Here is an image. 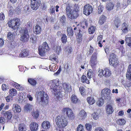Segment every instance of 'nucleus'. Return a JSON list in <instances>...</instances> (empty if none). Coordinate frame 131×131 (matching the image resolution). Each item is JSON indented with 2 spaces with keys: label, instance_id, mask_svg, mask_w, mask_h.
I'll return each mask as SVG.
<instances>
[{
  "label": "nucleus",
  "instance_id": "nucleus-18",
  "mask_svg": "<svg viewBox=\"0 0 131 131\" xmlns=\"http://www.w3.org/2000/svg\"><path fill=\"white\" fill-rule=\"evenodd\" d=\"M12 110L14 113H19L21 111L20 106L17 104H13Z\"/></svg>",
  "mask_w": 131,
  "mask_h": 131
},
{
  "label": "nucleus",
  "instance_id": "nucleus-22",
  "mask_svg": "<svg viewBox=\"0 0 131 131\" xmlns=\"http://www.w3.org/2000/svg\"><path fill=\"white\" fill-rule=\"evenodd\" d=\"M121 21L118 17L115 18L113 24L116 28H118L121 25Z\"/></svg>",
  "mask_w": 131,
  "mask_h": 131
},
{
  "label": "nucleus",
  "instance_id": "nucleus-60",
  "mask_svg": "<svg viewBox=\"0 0 131 131\" xmlns=\"http://www.w3.org/2000/svg\"><path fill=\"white\" fill-rule=\"evenodd\" d=\"M103 70L102 69L101 70H100L99 73L98 74L99 77H102L104 76V73H103Z\"/></svg>",
  "mask_w": 131,
  "mask_h": 131
},
{
  "label": "nucleus",
  "instance_id": "nucleus-63",
  "mask_svg": "<svg viewBox=\"0 0 131 131\" xmlns=\"http://www.w3.org/2000/svg\"><path fill=\"white\" fill-rule=\"evenodd\" d=\"M103 39V36L102 35H100L98 36L97 38V41H99L101 42Z\"/></svg>",
  "mask_w": 131,
  "mask_h": 131
},
{
  "label": "nucleus",
  "instance_id": "nucleus-37",
  "mask_svg": "<svg viewBox=\"0 0 131 131\" xmlns=\"http://www.w3.org/2000/svg\"><path fill=\"white\" fill-rule=\"evenodd\" d=\"M125 40L126 44L128 46L131 48V37H126Z\"/></svg>",
  "mask_w": 131,
  "mask_h": 131
},
{
  "label": "nucleus",
  "instance_id": "nucleus-46",
  "mask_svg": "<svg viewBox=\"0 0 131 131\" xmlns=\"http://www.w3.org/2000/svg\"><path fill=\"white\" fill-rule=\"evenodd\" d=\"M96 28L93 26H90L88 29L89 33L90 34H93L95 32Z\"/></svg>",
  "mask_w": 131,
  "mask_h": 131
},
{
  "label": "nucleus",
  "instance_id": "nucleus-6",
  "mask_svg": "<svg viewBox=\"0 0 131 131\" xmlns=\"http://www.w3.org/2000/svg\"><path fill=\"white\" fill-rule=\"evenodd\" d=\"M38 98L40 99V102L44 105H46L48 104L49 98L48 95L45 92L41 91L38 93Z\"/></svg>",
  "mask_w": 131,
  "mask_h": 131
},
{
  "label": "nucleus",
  "instance_id": "nucleus-52",
  "mask_svg": "<svg viewBox=\"0 0 131 131\" xmlns=\"http://www.w3.org/2000/svg\"><path fill=\"white\" fill-rule=\"evenodd\" d=\"M58 68V66H56L54 67L53 66H52L51 65H50L49 66V69L51 71H53L54 72L57 70Z\"/></svg>",
  "mask_w": 131,
  "mask_h": 131
},
{
  "label": "nucleus",
  "instance_id": "nucleus-31",
  "mask_svg": "<svg viewBox=\"0 0 131 131\" xmlns=\"http://www.w3.org/2000/svg\"><path fill=\"white\" fill-rule=\"evenodd\" d=\"M81 81L83 83H85L87 84L90 83L89 80L87 79L86 76L83 75L81 77Z\"/></svg>",
  "mask_w": 131,
  "mask_h": 131
},
{
  "label": "nucleus",
  "instance_id": "nucleus-33",
  "mask_svg": "<svg viewBox=\"0 0 131 131\" xmlns=\"http://www.w3.org/2000/svg\"><path fill=\"white\" fill-rule=\"evenodd\" d=\"M12 85L13 86H14V87L19 90L22 91L23 90V87L16 82L13 83Z\"/></svg>",
  "mask_w": 131,
  "mask_h": 131
},
{
  "label": "nucleus",
  "instance_id": "nucleus-36",
  "mask_svg": "<svg viewBox=\"0 0 131 131\" xmlns=\"http://www.w3.org/2000/svg\"><path fill=\"white\" fill-rule=\"evenodd\" d=\"M18 129L19 131H26V126L24 124H21L19 125Z\"/></svg>",
  "mask_w": 131,
  "mask_h": 131
},
{
  "label": "nucleus",
  "instance_id": "nucleus-41",
  "mask_svg": "<svg viewBox=\"0 0 131 131\" xmlns=\"http://www.w3.org/2000/svg\"><path fill=\"white\" fill-rule=\"evenodd\" d=\"M50 60L52 61L53 60L54 61V62L53 63V64H55L58 63V61L57 60V59L56 58V56L55 54H52L49 57Z\"/></svg>",
  "mask_w": 131,
  "mask_h": 131
},
{
  "label": "nucleus",
  "instance_id": "nucleus-50",
  "mask_svg": "<svg viewBox=\"0 0 131 131\" xmlns=\"http://www.w3.org/2000/svg\"><path fill=\"white\" fill-rule=\"evenodd\" d=\"M131 4V0H127V3H123V7L124 9L126 8L128 5Z\"/></svg>",
  "mask_w": 131,
  "mask_h": 131
},
{
  "label": "nucleus",
  "instance_id": "nucleus-43",
  "mask_svg": "<svg viewBox=\"0 0 131 131\" xmlns=\"http://www.w3.org/2000/svg\"><path fill=\"white\" fill-rule=\"evenodd\" d=\"M10 94L12 96H15L17 94V91L16 89L12 88L9 91Z\"/></svg>",
  "mask_w": 131,
  "mask_h": 131
},
{
  "label": "nucleus",
  "instance_id": "nucleus-4",
  "mask_svg": "<svg viewBox=\"0 0 131 131\" xmlns=\"http://www.w3.org/2000/svg\"><path fill=\"white\" fill-rule=\"evenodd\" d=\"M59 82L58 81L54 79L50 81L49 83V85L50 86L51 92L54 95H56L57 93L59 92V90L58 89Z\"/></svg>",
  "mask_w": 131,
  "mask_h": 131
},
{
  "label": "nucleus",
  "instance_id": "nucleus-26",
  "mask_svg": "<svg viewBox=\"0 0 131 131\" xmlns=\"http://www.w3.org/2000/svg\"><path fill=\"white\" fill-rule=\"evenodd\" d=\"M86 101L89 105H92L95 102V100L93 96H89L86 98Z\"/></svg>",
  "mask_w": 131,
  "mask_h": 131
},
{
  "label": "nucleus",
  "instance_id": "nucleus-44",
  "mask_svg": "<svg viewBox=\"0 0 131 131\" xmlns=\"http://www.w3.org/2000/svg\"><path fill=\"white\" fill-rule=\"evenodd\" d=\"M114 6V4L110 2L107 5L106 8L108 10H110L113 9Z\"/></svg>",
  "mask_w": 131,
  "mask_h": 131
},
{
  "label": "nucleus",
  "instance_id": "nucleus-11",
  "mask_svg": "<svg viewBox=\"0 0 131 131\" xmlns=\"http://www.w3.org/2000/svg\"><path fill=\"white\" fill-rule=\"evenodd\" d=\"M93 8L92 6L89 4L85 5L83 9V13L86 16L89 15L92 13Z\"/></svg>",
  "mask_w": 131,
  "mask_h": 131
},
{
  "label": "nucleus",
  "instance_id": "nucleus-20",
  "mask_svg": "<svg viewBox=\"0 0 131 131\" xmlns=\"http://www.w3.org/2000/svg\"><path fill=\"white\" fill-rule=\"evenodd\" d=\"M38 127V125L37 123L32 122L30 125V130L31 131H35L37 130Z\"/></svg>",
  "mask_w": 131,
  "mask_h": 131
},
{
  "label": "nucleus",
  "instance_id": "nucleus-39",
  "mask_svg": "<svg viewBox=\"0 0 131 131\" xmlns=\"http://www.w3.org/2000/svg\"><path fill=\"white\" fill-rule=\"evenodd\" d=\"M33 107V106L29 104H27L24 106V110L27 112L31 110Z\"/></svg>",
  "mask_w": 131,
  "mask_h": 131
},
{
  "label": "nucleus",
  "instance_id": "nucleus-2",
  "mask_svg": "<svg viewBox=\"0 0 131 131\" xmlns=\"http://www.w3.org/2000/svg\"><path fill=\"white\" fill-rule=\"evenodd\" d=\"M74 32L75 33L77 37V40L78 43H80L82 40V32L81 30H77V27H75L73 29ZM67 31L68 36L70 37H71L73 34V31L72 27H68L67 28Z\"/></svg>",
  "mask_w": 131,
  "mask_h": 131
},
{
  "label": "nucleus",
  "instance_id": "nucleus-34",
  "mask_svg": "<svg viewBox=\"0 0 131 131\" xmlns=\"http://www.w3.org/2000/svg\"><path fill=\"white\" fill-rule=\"evenodd\" d=\"M16 45V43L14 40L10 41L8 44V46L10 49H13Z\"/></svg>",
  "mask_w": 131,
  "mask_h": 131
},
{
  "label": "nucleus",
  "instance_id": "nucleus-45",
  "mask_svg": "<svg viewBox=\"0 0 131 131\" xmlns=\"http://www.w3.org/2000/svg\"><path fill=\"white\" fill-rule=\"evenodd\" d=\"M39 112L38 110H36L35 111H33L32 113V115L34 118L37 119L38 118L39 115Z\"/></svg>",
  "mask_w": 131,
  "mask_h": 131
},
{
  "label": "nucleus",
  "instance_id": "nucleus-38",
  "mask_svg": "<svg viewBox=\"0 0 131 131\" xmlns=\"http://www.w3.org/2000/svg\"><path fill=\"white\" fill-rule=\"evenodd\" d=\"M28 82L31 85L35 86L37 83V82L34 79L29 78L28 79Z\"/></svg>",
  "mask_w": 131,
  "mask_h": 131
},
{
  "label": "nucleus",
  "instance_id": "nucleus-27",
  "mask_svg": "<svg viewBox=\"0 0 131 131\" xmlns=\"http://www.w3.org/2000/svg\"><path fill=\"white\" fill-rule=\"evenodd\" d=\"M4 115L5 118L8 120H10L12 117V114L10 110L6 112Z\"/></svg>",
  "mask_w": 131,
  "mask_h": 131
},
{
  "label": "nucleus",
  "instance_id": "nucleus-10",
  "mask_svg": "<svg viewBox=\"0 0 131 131\" xmlns=\"http://www.w3.org/2000/svg\"><path fill=\"white\" fill-rule=\"evenodd\" d=\"M111 91L110 89L107 88H104L102 90L101 92V97L105 99H110L111 97Z\"/></svg>",
  "mask_w": 131,
  "mask_h": 131
},
{
  "label": "nucleus",
  "instance_id": "nucleus-56",
  "mask_svg": "<svg viewBox=\"0 0 131 131\" xmlns=\"http://www.w3.org/2000/svg\"><path fill=\"white\" fill-rule=\"evenodd\" d=\"M129 81H127V83L125 84V87H129L131 86V79H128Z\"/></svg>",
  "mask_w": 131,
  "mask_h": 131
},
{
  "label": "nucleus",
  "instance_id": "nucleus-59",
  "mask_svg": "<svg viewBox=\"0 0 131 131\" xmlns=\"http://www.w3.org/2000/svg\"><path fill=\"white\" fill-rule=\"evenodd\" d=\"M5 19V15L2 12L0 13V20H3Z\"/></svg>",
  "mask_w": 131,
  "mask_h": 131
},
{
  "label": "nucleus",
  "instance_id": "nucleus-19",
  "mask_svg": "<svg viewBox=\"0 0 131 131\" xmlns=\"http://www.w3.org/2000/svg\"><path fill=\"white\" fill-rule=\"evenodd\" d=\"M29 54V51L26 49H24L21 50L19 56L20 57L24 58L27 57Z\"/></svg>",
  "mask_w": 131,
  "mask_h": 131
},
{
  "label": "nucleus",
  "instance_id": "nucleus-24",
  "mask_svg": "<svg viewBox=\"0 0 131 131\" xmlns=\"http://www.w3.org/2000/svg\"><path fill=\"white\" fill-rule=\"evenodd\" d=\"M106 17L104 15H102L99 18L98 23L100 25H103L104 23L106 21Z\"/></svg>",
  "mask_w": 131,
  "mask_h": 131
},
{
  "label": "nucleus",
  "instance_id": "nucleus-54",
  "mask_svg": "<svg viewBox=\"0 0 131 131\" xmlns=\"http://www.w3.org/2000/svg\"><path fill=\"white\" fill-rule=\"evenodd\" d=\"M55 8L54 7H51L49 10V13L51 15H55Z\"/></svg>",
  "mask_w": 131,
  "mask_h": 131
},
{
  "label": "nucleus",
  "instance_id": "nucleus-58",
  "mask_svg": "<svg viewBox=\"0 0 131 131\" xmlns=\"http://www.w3.org/2000/svg\"><path fill=\"white\" fill-rule=\"evenodd\" d=\"M10 9H9L8 11V15L9 16H11L13 14V8L12 7H10Z\"/></svg>",
  "mask_w": 131,
  "mask_h": 131
},
{
  "label": "nucleus",
  "instance_id": "nucleus-17",
  "mask_svg": "<svg viewBox=\"0 0 131 131\" xmlns=\"http://www.w3.org/2000/svg\"><path fill=\"white\" fill-rule=\"evenodd\" d=\"M87 116V113L84 110L80 111L78 115V117L81 119H84Z\"/></svg>",
  "mask_w": 131,
  "mask_h": 131
},
{
  "label": "nucleus",
  "instance_id": "nucleus-28",
  "mask_svg": "<svg viewBox=\"0 0 131 131\" xmlns=\"http://www.w3.org/2000/svg\"><path fill=\"white\" fill-rule=\"evenodd\" d=\"M126 76L128 79H131V64L128 65Z\"/></svg>",
  "mask_w": 131,
  "mask_h": 131
},
{
  "label": "nucleus",
  "instance_id": "nucleus-14",
  "mask_svg": "<svg viewBox=\"0 0 131 131\" xmlns=\"http://www.w3.org/2000/svg\"><path fill=\"white\" fill-rule=\"evenodd\" d=\"M12 20V29L15 30L19 28V25L20 22V20L18 18L13 19Z\"/></svg>",
  "mask_w": 131,
  "mask_h": 131
},
{
  "label": "nucleus",
  "instance_id": "nucleus-40",
  "mask_svg": "<svg viewBox=\"0 0 131 131\" xmlns=\"http://www.w3.org/2000/svg\"><path fill=\"white\" fill-rule=\"evenodd\" d=\"M117 123L120 125H124L126 123V121L123 118H119L116 121Z\"/></svg>",
  "mask_w": 131,
  "mask_h": 131
},
{
  "label": "nucleus",
  "instance_id": "nucleus-23",
  "mask_svg": "<svg viewBox=\"0 0 131 131\" xmlns=\"http://www.w3.org/2000/svg\"><path fill=\"white\" fill-rule=\"evenodd\" d=\"M104 76L105 77H109L111 75V72L110 70L107 68H105L103 69Z\"/></svg>",
  "mask_w": 131,
  "mask_h": 131
},
{
  "label": "nucleus",
  "instance_id": "nucleus-25",
  "mask_svg": "<svg viewBox=\"0 0 131 131\" xmlns=\"http://www.w3.org/2000/svg\"><path fill=\"white\" fill-rule=\"evenodd\" d=\"M41 126L43 129H47L50 128V125L49 122L45 121L42 122Z\"/></svg>",
  "mask_w": 131,
  "mask_h": 131
},
{
  "label": "nucleus",
  "instance_id": "nucleus-64",
  "mask_svg": "<svg viewBox=\"0 0 131 131\" xmlns=\"http://www.w3.org/2000/svg\"><path fill=\"white\" fill-rule=\"evenodd\" d=\"M95 131H104V130L101 127H96L95 130Z\"/></svg>",
  "mask_w": 131,
  "mask_h": 131
},
{
  "label": "nucleus",
  "instance_id": "nucleus-49",
  "mask_svg": "<svg viewBox=\"0 0 131 131\" xmlns=\"http://www.w3.org/2000/svg\"><path fill=\"white\" fill-rule=\"evenodd\" d=\"M98 13L101 14L103 12L104 7L102 5H100L98 7Z\"/></svg>",
  "mask_w": 131,
  "mask_h": 131
},
{
  "label": "nucleus",
  "instance_id": "nucleus-13",
  "mask_svg": "<svg viewBox=\"0 0 131 131\" xmlns=\"http://www.w3.org/2000/svg\"><path fill=\"white\" fill-rule=\"evenodd\" d=\"M97 53L96 52L94 53L90 59V64L92 68L94 67L97 63Z\"/></svg>",
  "mask_w": 131,
  "mask_h": 131
},
{
  "label": "nucleus",
  "instance_id": "nucleus-61",
  "mask_svg": "<svg viewBox=\"0 0 131 131\" xmlns=\"http://www.w3.org/2000/svg\"><path fill=\"white\" fill-rule=\"evenodd\" d=\"M4 41L2 38H0V48L4 45Z\"/></svg>",
  "mask_w": 131,
  "mask_h": 131
},
{
  "label": "nucleus",
  "instance_id": "nucleus-29",
  "mask_svg": "<svg viewBox=\"0 0 131 131\" xmlns=\"http://www.w3.org/2000/svg\"><path fill=\"white\" fill-rule=\"evenodd\" d=\"M81 27L84 29H86L88 25V21L85 19H84L81 23Z\"/></svg>",
  "mask_w": 131,
  "mask_h": 131
},
{
  "label": "nucleus",
  "instance_id": "nucleus-42",
  "mask_svg": "<svg viewBox=\"0 0 131 131\" xmlns=\"http://www.w3.org/2000/svg\"><path fill=\"white\" fill-rule=\"evenodd\" d=\"M62 42L63 43H65L67 41V36L64 34H63L61 38Z\"/></svg>",
  "mask_w": 131,
  "mask_h": 131
},
{
  "label": "nucleus",
  "instance_id": "nucleus-32",
  "mask_svg": "<svg viewBox=\"0 0 131 131\" xmlns=\"http://www.w3.org/2000/svg\"><path fill=\"white\" fill-rule=\"evenodd\" d=\"M13 34V33H12V32L10 31H9L7 32V37L10 41L14 40V37Z\"/></svg>",
  "mask_w": 131,
  "mask_h": 131
},
{
  "label": "nucleus",
  "instance_id": "nucleus-16",
  "mask_svg": "<svg viewBox=\"0 0 131 131\" xmlns=\"http://www.w3.org/2000/svg\"><path fill=\"white\" fill-rule=\"evenodd\" d=\"M41 28L39 25L37 24L33 28V31L36 35L39 34L41 32Z\"/></svg>",
  "mask_w": 131,
  "mask_h": 131
},
{
  "label": "nucleus",
  "instance_id": "nucleus-35",
  "mask_svg": "<svg viewBox=\"0 0 131 131\" xmlns=\"http://www.w3.org/2000/svg\"><path fill=\"white\" fill-rule=\"evenodd\" d=\"M53 49L54 50L55 52H56L57 53L59 54L60 52L61 51V49L60 46L57 45H54L53 47Z\"/></svg>",
  "mask_w": 131,
  "mask_h": 131
},
{
  "label": "nucleus",
  "instance_id": "nucleus-57",
  "mask_svg": "<svg viewBox=\"0 0 131 131\" xmlns=\"http://www.w3.org/2000/svg\"><path fill=\"white\" fill-rule=\"evenodd\" d=\"M92 116L93 118L95 120H97L98 119L99 115L96 113H94L92 114Z\"/></svg>",
  "mask_w": 131,
  "mask_h": 131
},
{
  "label": "nucleus",
  "instance_id": "nucleus-47",
  "mask_svg": "<svg viewBox=\"0 0 131 131\" xmlns=\"http://www.w3.org/2000/svg\"><path fill=\"white\" fill-rule=\"evenodd\" d=\"M79 90L81 94L82 95H84L86 91V89L83 86H81L79 88Z\"/></svg>",
  "mask_w": 131,
  "mask_h": 131
},
{
  "label": "nucleus",
  "instance_id": "nucleus-51",
  "mask_svg": "<svg viewBox=\"0 0 131 131\" xmlns=\"http://www.w3.org/2000/svg\"><path fill=\"white\" fill-rule=\"evenodd\" d=\"M86 129L88 131H91L92 129V125L89 123H86L85 125Z\"/></svg>",
  "mask_w": 131,
  "mask_h": 131
},
{
  "label": "nucleus",
  "instance_id": "nucleus-53",
  "mask_svg": "<svg viewBox=\"0 0 131 131\" xmlns=\"http://www.w3.org/2000/svg\"><path fill=\"white\" fill-rule=\"evenodd\" d=\"M77 131H85L83 126L81 124L79 125L77 128Z\"/></svg>",
  "mask_w": 131,
  "mask_h": 131
},
{
  "label": "nucleus",
  "instance_id": "nucleus-9",
  "mask_svg": "<svg viewBox=\"0 0 131 131\" xmlns=\"http://www.w3.org/2000/svg\"><path fill=\"white\" fill-rule=\"evenodd\" d=\"M109 63L111 65L115 68L117 67L119 64L118 59L116 57V55L113 53L111 54L109 60Z\"/></svg>",
  "mask_w": 131,
  "mask_h": 131
},
{
  "label": "nucleus",
  "instance_id": "nucleus-21",
  "mask_svg": "<svg viewBox=\"0 0 131 131\" xmlns=\"http://www.w3.org/2000/svg\"><path fill=\"white\" fill-rule=\"evenodd\" d=\"M128 26L125 22L123 23L122 25L121 30L124 34H126L128 32Z\"/></svg>",
  "mask_w": 131,
  "mask_h": 131
},
{
  "label": "nucleus",
  "instance_id": "nucleus-48",
  "mask_svg": "<svg viewBox=\"0 0 131 131\" xmlns=\"http://www.w3.org/2000/svg\"><path fill=\"white\" fill-rule=\"evenodd\" d=\"M87 73L88 77L89 79H90L93 76V71L91 69H89L88 70Z\"/></svg>",
  "mask_w": 131,
  "mask_h": 131
},
{
  "label": "nucleus",
  "instance_id": "nucleus-5",
  "mask_svg": "<svg viewBox=\"0 0 131 131\" xmlns=\"http://www.w3.org/2000/svg\"><path fill=\"white\" fill-rule=\"evenodd\" d=\"M39 54L41 56H44L45 53L50 50V48L46 42H43L41 46L38 47Z\"/></svg>",
  "mask_w": 131,
  "mask_h": 131
},
{
  "label": "nucleus",
  "instance_id": "nucleus-15",
  "mask_svg": "<svg viewBox=\"0 0 131 131\" xmlns=\"http://www.w3.org/2000/svg\"><path fill=\"white\" fill-rule=\"evenodd\" d=\"M106 112L108 115L111 114L114 112V109L110 104H107L105 107Z\"/></svg>",
  "mask_w": 131,
  "mask_h": 131
},
{
  "label": "nucleus",
  "instance_id": "nucleus-12",
  "mask_svg": "<svg viewBox=\"0 0 131 131\" xmlns=\"http://www.w3.org/2000/svg\"><path fill=\"white\" fill-rule=\"evenodd\" d=\"M31 9L34 10L38 9L40 4V0H31Z\"/></svg>",
  "mask_w": 131,
  "mask_h": 131
},
{
  "label": "nucleus",
  "instance_id": "nucleus-3",
  "mask_svg": "<svg viewBox=\"0 0 131 131\" xmlns=\"http://www.w3.org/2000/svg\"><path fill=\"white\" fill-rule=\"evenodd\" d=\"M55 122L57 126L60 128H63L68 124V121L66 118L62 116H58L56 118Z\"/></svg>",
  "mask_w": 131,
  "mask_h": 131
},
{
  "label": "nucleus",
  "instance_id": "nucleus-62",
  "mask_svg": "<svg viewBox=\"0 0 131 131\" xmlns=\"http://www.w3.org/2000/svg\"><path fill=\"white\" fill-rule=\"evenodd\" d=\"M12 96L11 95H8L6 97V100L7 102H9L10 100H11V99L12 97Z\"/></svg>",
  "mask_w": 131,
  "mask_h": 131
},
{
  "label": "nucleus",
  "instance_id": "nucleus-55",
  "mask_svg": "<svg viewBox=\"0 0 131 131\" xmlns=\"http://www.w3.org/2000/svg\"><path fill=\"white\" fill-rule=\"evenodd\" d=\"M60 20L62 23L64 24L66 20V18L64 15H63L60 17Z\"/></svg>",
  "mask_w": 131,
  "mask_h": 131
},
{
  "label": "nucleus",
  "instance_id": "nucleus-30",
  "mask_svg": "<svg viewBox=\"0 0 131 131\" xmlns=\"http://www.w3.org/2000/svg\"><path fill=\"white\" fill-rule=\"evenodd\" d=\"M70 99L72 102L75 104L77 103L78 101H79L77 96L74 94H72L71 96Z\"/></svg>",
  "mask_w": 131,
  "mask_h": 131
},
{
  "label": "nucleus",
  "instance_id": "nucleus-7",
  "mask_svg": "<svg viewBox=\"0 0 131 131\" xmlns=\"http://www.w3.org/2000/svg\"><path fill=\"white\" fill-rule=\"evenodd\" d=\"M62 112L66 115L70 120H73L75 117L74 114L72 109L69 107H64L62 110Z\"/></svg>",
  "mask_w": 131,
  "mask_h": 131
},
{
  "label": "nucleus",
  "instance_id": "nucleus-8",
  "mask_svg": "<svg viewBox=\"0 0 131 131\" xmlns=\"http://www.w3.org/2000/svg\"><path fill=\"white\" fill-rule=\"evenodd\" d=\"M21 34L20 40L23 42H26L29 39L28 30L26 28H22L21 30Z\"/></svg>",
  "mask_w": 131,
  "mask_h": 131
},
{
  "label": "nucleus",
  "instance_id": "nucleus-1",
  "mask_svg": "<svg viewBox=\"0 0 131 131\" xmlns=\"http://www.w3.org/2000/svg\"><path fill=\"white\" fill-rule=\"evenodd\" d=\"M66 7V11L68 18L73 19L77 18L78 16L79 7L78 5H75L72 11L71 10V7L69 4H67Z\"/></svg>",
  "mask_w": 131,
  "mask_h": 131
}]
</instances>
